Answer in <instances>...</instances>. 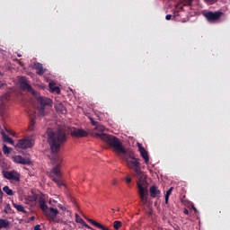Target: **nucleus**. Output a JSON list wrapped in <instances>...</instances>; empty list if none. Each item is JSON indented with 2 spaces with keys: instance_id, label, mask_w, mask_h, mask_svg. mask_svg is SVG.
I'll list each match as a JSON object with an SVG mask.
<instances>
[{
  "instance_id": "f257e3e1",
  "label": "nucleus",
  "mask_w": 230,
  "mask_h": 230,
  "mask_svg": "<svg viewBox=\"0 0 230 230\" xmlns=\"http://www.w3.org/2000/svg\"><path fill=\"white\" fill-rule=\"evenodd\" d=\"M93 136L105 141V143L110 145L111 148H114L117 154L124 155V160L126 161L127 166L129 167L130 170H133L137 179V185L140 199L143 204H146V202H148V181H146V174L141 170V160L136 158L133 153L128 154L127 149L123 147V144H121L119 138L115 136L98 132H94Z\"/></svg>"
},
{
  "instance_id": "f03ea898",
  "label": "nucleus",
  "mask_w": 230,
  "mask_h": 230,
  "mask_svg": "<svg viewBox=\"0 0 230 230\" xmlns=\"http://www.w3.org/2000/svg\"><path fill=\"white\" fill-rule=\"evenodd\" d=\"M48 137L50 150L52 154H55L51 158L53 164H56L52 169V173L56 175L58 179H60L62 177V173H60V170H58V168H60V165L62 164V158H60V155L57 154L60 152V146H64V145L67 143V133L66 132V129L59 128L57 131L49 130Z\"/></svg>"
},
{
  "instance_id": "7ed1b4c3",
  "label": "nucleus",
  "mask_w": 230,
  "mask_h": 230,
  "mask_svg": "<svg viewBox=\"0 0 230 230\" xmlns=\"http://www.w3.org/2000/svg\"><path fill=\"white\" fill-rule=\"evenodd\" d=\"M39 206L43 212V215H45V217H47L50 222H56L57 216L59 213L58 209L54 208H48V205H46V199H44L42 197L39 199Z\"/></svg>"
},
{
  "instance_id": "20e7f679",
  "label": "nucleus",
  "mask_w": 230,
  "mask_h": 230,
  "mask_svg": "<svg viewBox=\"0 0 230 230\" xmlns=\"http://www.w3.org/2000/svg\"><path fill=\"white\" fill-rule=\"evenodd\" d=\"M38 102L40 103V106H38L39 116H46L44 111L46 110V107H51L53 101L46 97H39Z\"/></svg>"
},
{
  "instance_id": "39448f33",
  "label": "nucleus",
  "mask_w": 230,
  "mask_h": 230,
  "mask_svg": "<svg viewBox=\"0 0 230 230\" xmlns=\"http://www.w3.org/2000/svg\"><path fill=\"white\" fill-rule=\"evenodd\" d=\"M203 15L208 22H217V21H220V17L224 15V13L222 11H204Z\"/></svg>"
},
{
  "instance_id": "423d86ee",
  "label": "nucleus",
  "mask_w": 230,
  "mask_h": 230,
  "mask_svg": "<svg viewBox=\"0 0 230 230\" xmlns=\"http://www.w3.org/2000/svg\"><path fill=\"white\" fill-rule=\"evenodd\" d=\"M3 175L4 179L7 181H13V182H20L21 181V173L17 171H3Z\"/></svg>"
},
{
  "instance_id": "0eeeda50",
  "label": "nucleus",
  "mask_w": 230,
  "mask_h": 230,
  "mask_svg": "<svg viewBox=\"0 0 230 230\" xmlns=\"http://www.w3.org/2000/svg\"><path fill=\"white\" fill-rule=\"evenodd\" d=\"M18 148H22V150H26V148H31L33 146V140L31 138H23L20 139L17 143Z\"/></svg>"
},
{
  "instance_id": "6e6552de",
  "label": "nucleus",
  "mask_w": 230,
  "mask_h": 230,
  "mask_svg": "<svg viewBox=\"0 0 230 230\" xmlns=\"http://www.w3.org/2000/svg\"><path fill=\"white\" fill-rule=\"evenodd\" d=\"M70 134L73 137H87V131L81 128H72L70 129Z\"/></svg>"
},
{
  "instance_id": "1a4fd4ad",
  "label": "nucleus",
  "mask_w": 230,
  "mask_h": 230,
  "mask_svg": "<svg viewBox=\"0 0 230 230\" xmlns=\"http://www.w3.org/2000/svg\"><path fill=\"white\" fill-rule=\"evenodd\" d=\"M138 152H140V155L142 159H144L146 164H148L150 163V156L148 155V151L144 148L142 144H137Z\"/></svg>"
},
{
  "instance_id": "9d476101",
  "label": "nucleus",
  "mask_w": 230,
  "mask_h": 230,
  "mask_svg": "<svg viewBox=\"0 0 230 230\" xmlns=\"http://www.w3.org/2000/svg\"><path fill=\"white\" fill-rule=\"evenodd\" d=\"M21 87L23 91H27L28 93H31V94L35 95L37 92L33 90L31 85L28 84V81L26 79H22Z\"/></svg>"
},
{
  "instance_id": "9b49d317",
  "label": "nucleus",
  "mask_w": 230,
  "mask_h": 230,
  "mask_svg": "<svg viewBox=\"0 0 230 230\" xmlns=\"http://www.w3.org/2000/svg\"><path fill=\"white\" fill-rule=\"evenodd\" d=\"M13 163L16 164H31V161L29 158H24L22 155H15L13 157Z\"/></svg>"
},
{
  "instance_id": "f8f14e48",
  "label": "nucleus",
  "mask_w": 230,
  "mask_h": 230,
  "mask_svg": "<svg viewBox=\"0 0 230 230\" xmlns=\"http://www.w3.org/2000/svg\"><path fill=\"white\" fill-rule=\"evenodd\" d=\"M10 102V93H6L0 97V109L4 110Z\"/></svg>"
},
{
  "instance_id": "ddd939ff",
  "label": "nucleus",
  "mask_w": 230,
  "mask_h": 230,
  "mask_svg": "<svg viewBox=\"0 0 230 230\" xmlns=\"http://www.w3.org/2000/svg\"><path fill=\"white\" fill-rule=\"evenodd\" d=\"M149 193L152 199H156V197H161V190L155 185L149 188Z\"/></svg>"
},
{
  "instance_id": "4468645a",
  "label": "nucleus",
  "mask_w": 230,
  "mask_h": 230,
  "mask_svg": "<svg viewBox=\"0 0 230 230\" xmlns=\"http://www.w3.org/2000/svg\"><path fill=\"white\" fill-rule=\"evenodd\" d=\"M32 68L36 69V71H37L36 73L40 76H42V75H44V73H46V68H44V66L40 63H34Z\"/></svg>"
},
{
  "instance_id": "2eb2a0df",
  "label": "nucleus",
  "mask_w": 230,
  "mask_h": 230,
  "mask_svg": "<svg viewBox=\"0 0 230 230\" xmlns=\"http://www.w3.org/2000/svg\"><path fill=\"white\" fill-rule=\"evenodd\" d=\"M55 109L57 112H59L60 114H66L67 112L66 106L62 102H57L55 105Z\"/></svg>"
},
{
  "instance_id": "dca6fc26",
  "label": "nucleus",
  "mask_w": 230,
  "mask_h": 230,
  "mask_svg": "<svg viewBox=\"0 0 230 230\" xmlns=\"http://www.w3.org/2000/svg\"><path fill=\"white\" fill-rule=\"evenodd\" d=\"M87 222H89L90 224H92V226H94V227H98V229H102V230H110L109 228L105 227L103 225L98 223L97 221H95L94 219H91V218H86Z\"/></svg>"
},
{
  "instance_id": "f3484780",
  "label": "nucleus",
  "mask_w": 230,
  "mask_h": 230,
  "mask_svg": "<svg viewBox=\"0 0 230 230\" xmlns=\"http://www.w3.org/2000/svg\"><path fill=\"white\" fill-rule=\"evenodd\" d=\"M1 136L4 143H9L10 145H13V139L10 138L8 135L4 131H1Z\"/></svg>"
},
{
  "instance_id": "a211bd4d",
  "label": "nucleus",
  "mask_w": 230,
  "mask_h": 230,
  "mask_svg": "<svg viewBox=\"0 0 230 230\" xmlns=\"http://www.w3.org/2000/svg\"><path fill=\"white\" fill-rule=\"evenodd\" d=\"M49 87L51 93H56L57 94H60V88L58 86H55V83H49Z\"/></svg>"
},
{
  "instance_id": "6ab92c4d",
  "label": "nucleus",
  "mask_w": 230,
  "mask_h": 230,
  "mask_svg": "<svg viewBox=\"0 0 230 230\" xmlns=\"http://www.w3.org/2000/svg\"><path fill=\"white\" fill-rule=\"evenodd\" d=\"M10 227V221L8 219H0V229H7Z\"/></svg>"
},
{
  "instance_id": "aec40b11",
  "label": "nucleus",
  "mask_w": 230,
  "mask_h": 230,
  "mask_svg": "<svg viewBox=\"0 0 230 230\" xmlns=\"http://www.w3.org/2000/svg\"><path fill=\"white\" fill-rule=\"evenodd\" d=\"M13 208H14L15 209H17V211H19L20 213H24V215H26V213H28V212L26 211V209H24V207H23L22 205H19V204L13 203Z\"/></svg>"
},
{
  "instance_id": "412c9836",
  "label": "nucleus",
  "mask_w": 230,
  "mask_h": 230,
  "mask_svg": "<svg viewBox=\"0 0 230 230\" xmlns=\"http://www.w3.org/2000/svg\"><path fill=\"white\" fill-rule=\"evenodd\" d=\"M3 191L4 193H6V195H9L10 197L15 195V192H13V190L12 189H10V187H8V186H4L3 188Z\"/></svg>"
},
{
  "instance_id": "4be33fe9",
  "label": "nucleus",
  "mask_w": 230,
  "mask_h": 230,
  "mask_svg": "<svg viewBox=\"0 0 230 230\" xmlns=\"http://www.w3.org/2000/svg\"><path fill=\"white\" fill-rule=\"evenodd\" d=\"M51 180L56 182V184H58V186H64V181H62V180H60V178H55V176H50Z\"/></svg>"
},
{
  "instance_id": "5701e85b",
  "label": "nucleus",
  "mask_w": 230,
  "mask_h": 230,
  "mask_svg": "<svg viewBox=\"0 0 230 230\" xmlns=\"http://www.w3.org/2000/svg\"><path fill=\"white\" fill-rule=\"evenodd\" d=\"M122 226H123V223H121V221L116 220L113 222V227L116 230L119 229V227H121Z\"/></svg>"
},
{
  "instance_id": "b1692460",
  "label": "nucleus",
  "mask_w": 230,
  "mask_h": 230,
  "mask_svg": "<svg viewBox=\"0 0 230 230\" xmlns=\"http://www.w3.org/2000/svg\"><path fill=\"white\" fill-rule=\"evenodd\" d=\"M3 152H4V154L8 155L12 152V148L8 147L6 145H4Z\"/></svg>"
},
{
  "instance_id": "393cba45",
  "label": "nucleus",
  "mask_w": 230,
  "mask_h": 230,
  "mask_svg": "<svg viewBox=\"0 0 230 230\" xmlns=\"http://www.w3.org/2000/svg\"><path fill=\"white\" fill-rule=\"evenodd\" d=\"M75 221L78 224H84L85 222L84 221V219H82V217H80V216H78V214L75 215Z\"/></svg>"
},
{
  "instance_id": "a878e982",
  "label": "nucleus",
  "mask_w": 230,
  "mask_h": 230,
  "mask_svg": "<svg viewBox=\"0 0 230 230\" xmlns=\"http://www.w3.org/2000/svg\"><path fill=\"white\" fill-rule=\"evenodd\" d=\"M94 130H98V132H104L105 131V127H103V126H96L95 128H94Z\"/></svg>"
},
{
  "instance_id": "bb28decb",
  "label": "nucleus",
  "mask_w": 230,
  "mask_h": 230,
  "mask_svg": "<svg viewBox=\"0 0 230 230\" xmlns=\"http://www.w3.org/2000/svg\"><path fill=\"white\" fill-rule=\"evenodd\" d=\"M183 6H191V0H183Z\"/></svg>"
},
{
  "instance_id": "cd10ccee",
  "label": "nucleus",
  "mask_w": 230,
  "mask_h": 230,
  "mask_svg": "<svg viewBox=\"0 0 230 230\" xmlns=\"http://www.w3.org/2000/svg\"><path fill=\"white\" fill-rule=\"evenodd\" d=\"M33 125H35V119H31V125L29 126V130H33Z\"/></svg>"
},
{
  "instance_id": "c85d7f7f",
  "label": "nucleus",
  "mask_w": 230,
  "mask_h": 230,
  "mask_svg": "<svg viewBox=\"0 0 230 230\" xmlns=\"http://www.w3.org/2000/svg\"><path fill=\"white\" fill-rule=\"evenodd\" d=\"M172 191H173V187H171L167 191L165 196L170 197L172 195Z\"/></svg>"
},
{
  "instance_id": "c756f323",
  "label": "nucleus",
  "mask_w": 230,
  "mask_h": 230,
  "mask_svg": "<svg viewBox=\"0 0 230 230\" xmlns=\"http://www.w3.org/2000/svg\"><path fill=\"white\" fill-rule=\"evenodd\" d=\"M124 181H126L127 184H130V182H132V178L126 176L124 178Z\"/></svg>"
},
{
  "instance_id": "7c9ffc66",
  "label": "nucleus",
  "mask_w": 230,
  "mask_h": 230,
  "mask_svg": "<svg viewBox=\"0 0 230 230\" xmlns=\"http://www.w3.org/2000/svg\"><path fill=\"white\" fill-rule=\"evenodd\" d=\"M91 123H92V125H93V127L98 126V122L94 121V119H91Z\"/></svg>"
},
{
  "instance_id": "2f4dec72",
  "label": "nucleus",
  "mask_w": 230,
  "mask_h": 230,
  "mask_svg": "<svg viewBox=\"0 0 230 230\" xmlns=\"http://www.w3.org/2000/svg\"><path fill=\"white\" fill-rule=\"evenodd\" d=\"M84 226L86 227V229L94 230V229H93V227H91L89 225H87V223H84Z\"/></svg>"
},
{
  "instance_id": "473e14b6",
  "label": "nucleus",
  "mask_w": 230,
  "mask_h": 230,
  "mask_svg": "<svg viewBox=\"0 0 230 230\" xmlns=\"http://www.w3.org/2000/svg\"><path fill=\"white\" fill-rule=\"evenodd\" d=\"M205 1H206V3H210V4L217 3V0H205Z\"/></svg>"
},
{
  "instance_id": "72a5a7b5",
  "label": "nucleus",
  "mask_w": 230,
  "mask_h": 230,
  "mask_svg": "<svg viewBox=\"0 0 230 230\" xmlns=\"http://www.w3.org/2000/svg\"><path fill=\"white\" fill-rule=\"evenodd\" d=\"M165 19H166V21L172 20V14H167V15L165 16Z\"/></svg>"
},
{
  "instance_id": "f704fd0d",
  "label": "nucleus",
  "mask_w": 230,
  "mask_h": 230,
  "mask_svg": "<svg viewBox=\"0 0 230 230\" xmlns=\"http://www.w3.org/2000/svg\"><path fill=\"white\" fill-rule=\"evenodd\" d=\"M15 62H17V64H19V66H24V64H22V62H21L20 59H15Z\"/></svg>"
},
{
  "instance_id": "c9c22d12",
  "label": "nucleus",
  "mask_w": 230,
  "mask_h": 230,
  "mask_svg": "<svg viewBox=\"0 0 230 230\" xmlns=\"http://www.w3.org/2000/svg\"><path fill=\"white\" fill-rule=\"evenodd\" d=\"M58 208L59 209H62V211L66 210V208H64V206H62V204H59V205L58 206Z\"/></svg>"
},
{
  "instance_id": "e433bc0d",
  "label": "nucleus",
  "mask_w": 230,
  "mask_h": 230,
  "mask_svg": "<svg viewBox=\"0 0 230 230\" xmlns=\"http://www.w3.org/2000/svg\"><path fill=\"white\" fill-rule=\"evenodd\" d=\"M183 213L184 215H190V211L188 210V208H184Z\"/></svg>"
},
{
  "instance_id": "4c0bfd02",
  "label": "nucleus",
  "mask_w": 230,
  "mask_h": 230,
  "mask_svg": "<svg viewBox=\"0 0 230 230\" xmlns=\"http://www.w3.org/2000/svg\"><path fill=\"white\" fill-rule=\"evenodd\" d=\"M34 230H42L40 226V225H37L34 226Z\"/></svg>"
},
{
  "instance_id": "58836bf2",
  "label": "nucleus",
  "mask_w": 230,
  "mask_h": 230,
  "mask_svg": "<svg viewBox=\"0 0 230 230\" xmlns=\"http://www.w3.org/2000/svg\"><path fill=\"white\" fill-rule=\"evenodd\" d=\"M5 84L3 83L2 81H0V89H3V87H4Z\"/></svg>"
},
{
  "instance_id": "ea45409f",
  "label": "nucleus",
  "mask_w": 230,
  "mask_h": 230,
  "mask_svg": "<svg viewBox=\"0 0 230 230\" xmlns=\"http://www.w3.org/2000/svg\"><path fill=\"white\" fill-rule=\"evenodd\" d=\"M5 131L8 133V134H11L12 136H13V132L10 131L8 128H5Z\"/></svg>"
},
{
  "instance_id": "a19ab883",
  "label": "nucleus",
  "mask_w": 230,
  "mask_h": 230,
  "mask_svg": "<svg viewBox=\"0 0 230 230\" xmlns=\"http://www.w3.org/2000/svg\"><path fill=\"white\" fill-rule=\"evenodd\" d=\"M169 199H170V196H166V195H165V204H168Z\"/></svg>"
},
{
  "instance_id": "79ce46f5",
  "label": "nucleus",
  "mask_w": 230,
  "mask_h": 230,
  "mask_svg": "<svg viewBox=\"0 0 230 230\" xmlns=\"http://www.w3.org/2000/svg\"><path fill=\"white\" fill-rule=\"evenodd\" d=\"M192 209L195 211V213H197V208L195 207L192 206Z\"/></svg>"
},
{
  "instance_id": "37998d69",
  "label": "nucleus",
  "mask_w": 230,
  "mask_h": 230,
  "mask_svg": "<svg viewBox=\"0 0 230 230\" xmlns=\"http://www.w3.org/2000/svg\"><path fill=\"white\" fill-rule=\"evenodd\" d=\"M31 220H35V217H31Z\"/></svg>"
},
{
  "instance_id": "c03bdc74",
  "label": "nucleus",
  "mask_w": 230,
  "mask_h": 230,
  "mask_svg": "<svg viewBox=\"0 0 230 230\" xmlns=\"http://www.w3.org/2000/svg\"><path fill=\"white\" fill-rule=\"evenodd\" d=\"M17 57L21 58V57H22V55H21V54H17Z\"/></svg>"
},
{
  "instance_id": "a18cd8bd",
  "label": "nucleus",
  "mask_w": 230,
  "mask_h": 230,
  "mask_svg": "<svg viewBox=\"0 0 230 230\" xmlns=\"http://www.w3.org/2000/svg\"><path fill=\"white\" fill-rule=\"evenodd\" d=\"M3 75H4V74L0 72V76H3Z\"/></svg>"
},
{
  "instance_id": "49530a36",
  "label": "nucleus",
  "mask_w": 230,
  "mask_h": 230,
  "mask_svg": "<svg viewBox=\"0 0 230 230\" xmlns=\"http://www.w3.org/2000/svg\"><path fill=\"white\" fill-rule=\"evenodd\" d=\"M52 202H54L55 204H57V201L54 199V200H52Z\"/></svg>"
},
{
  "instance_id": "de8ad7c7",
  "label": "nucleus",
  "mask_w": 230,
  "mask_h": 230,
  "mask_svg": "<svg viewBox=\"0 0 230 230\" xmlns=\"http://www.w3.org/2000/svg\"><path fill=\"white\" fill-rule=\"evenodd\" d=\"M113 184H116V181H113Z\"/></svg>"
},
{
  "instance_id": "09e8293b",
  "label": "nucleus",
  "mask_w": 230,
  "mask_h": 230,
  "mask_svg": "<svg viewBox=\"0 0 230 230\" xmlns=\"http://www.w3.org/2000/svg\"><path fill=\"white\" fill-rule=\"evenodd\" d=\"M33 200H37V198H34Z\"/></svg>"
},
{
  "instance_id": "8fccbe9b",
  "label": "nucleus",
  "mask_w": 230,
  "mask_h": 230,
  "mask_svg": "<svg viewBox=\"0 0 230 230\" xmlns=\"http://www.w3.org/2000/svg\"><path fill=\"white\" fill-rule=\"evenodd\" d=\"M49 204H51V200L49 201Z\"/></svg>"
},
{
  "instance_id": "3c124183",
  "label": "nucleus",
  "mask_w": 230,
  "mask_h": 230,
  "mask_svg": "<svg viewBox=\"0 0 230 230\" xmlns=\"http://www.w3.org/2000/svg\"><path fill=\"white\" fill-rule=\"evenodd\" d=\"M176 230H181L180 228L176 229Z\"/></svg>"
},
{
  "instance_id": "603ef678",
  "label": "nucleus",
  "mask_w": 230,
  "mask_h": 230,
  "mask_svg": "<svg viewBox=\"0 0 230 230\" xmlns=\"http://www.w3.org/2000/svg\"><path fill=\"white\" fill-rule=\"evenodd\" d=\"M0 155H1V152H0Z\"/></svg>"
}]
</instances>
